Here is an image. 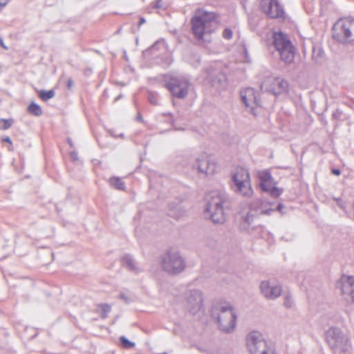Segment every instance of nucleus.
<instances>
[{
  "mask_svg": "<svg viewBox=\"0 0 354 354\" xmlns=\"http://www.w3.org/2000/svg\"><path fill=\"white\" fill-rule=\"evenodd\" d=\"M333 38L342 44H354V19L341 18L333 25Z\"/></svg>",
  "mask_w": 354,
  "mask_h": 354,
  "instance_id": "nucleus-5",
  "label": "nucleus"
},
{
  "mask_svg": "<svg viewBox=\"0 0 354 354\" xmlns=\"http://www.w3.org/2000/svg\"><path fill=\"white\" fill-rule=\"evenodd\" d=\"M211 315L216 320L218 327L221 331L230 333L235 329L237 317L230 303L221 301L214 304Z\"/></svg>",
  "mask_w": 354,
  "mask_h": 354,
  "instance_id": "nucleus-2",
  "label": "nucleus"
},
{
  "mask_svg": "<svg viewBox=\"0 0 354 354\" xmlns=\"http://www.w3.org/2000/svg\"><path fill=\"white\" fill-rule=\"evenodd\" d=\"M260 5L263 12L270 18L284 19L283 8L277 0H261Z\"/></svg>",
  "mask_w": 354,
  "mask_h": 354,
  "instance_id": "nucleus-14",
  "label": "nucleus"
},
{
  "mask_svg": "<svg viewBox=\"0 0 354 354\" xmlns=\"http://www.w3.org/2000/svg\"><path fill=\"white\" fill-rule=\"evenodd\" d=\"M0 46L4 49L8 50V47L4 44L3 39L0 37Z\"/></svg>",
  "mask_w": 354,
  "mask_h": 354,
  "instance_id": "nucleus-41",
  "label": "nucleus"
},
{
  "mask_svg": "<svg viewBox=\"0 0 354 354\" xmlns=\"http://www.w3.org/2000/svg\"><path fill=\"white\" fill-rule=\"evenodd\" d=\"M260 88L261 91L269 92L274 95H278L288 91V83L279 77L270 76L262 82Z\"/></svg>",
  "mask_w": 354,
  "mask_h": 354,
  "instance_id": "nucleus-11",
  "label": "nucleus"
},
{
  "mask_svg": "<svg viewBox=\"0 0 354 354\" xmlns=\"http://www.w3.org/2000/svg\"><path fill=\"white\" fill-rule=\"evenodd\" d=\"M283 304L287 308H292L294 306V301L290 295L285 296Z\"/></svg>",
  "mask_w": 354,
  "mask_h": 354,
  "instance_id": "nucleus-30",
  "label": "nucleus"
},
{
  "mask_svg": "<svg viewBox=\"0 0 354 354\" xmlns=\"http://www.w3.org/2000/svg\"><path fill=\"white\" fill-rule=\"evenodd\" d=\"M2 142H8L10 145H12V142L11 139L8 136H6V137L3 138H2Z\"/></svg>",
  "mask_w": 354,
  "mask_h": 354,
  "instance_id": "nucleus-37",
  "label": "nucleus"
},
{
  "mask_svg": "<svg viewBox=\"0 0 354 354\" xmlns=\"http://www.w3.org/2000/svg\"><path fill=\"white\" fill-rule=\"evenodd\" d=\"M120 298L122 299L126 303H129V300L127 297H126L124 295L121 294Z\"/></svg>",
  "mask_w": 354,
  "mask_h": 354,
  "instance_id": "nucleus-42",
  "label": "nucleus"
},
{
  "mask_svg": "<svg viewBox=\"0 0 354 354\" xmlns=\"http://www.w3.org/2000/svg\"><path fill=\"white\" fill-rule=\"evenodd\" d=\"M28 111L35 116H40L43 113L41 106L33 102L28 105Z\"/></svg>",
  "mask_w": 354,
  "mask_h": 354,
  "instance_id": "nucleus-25",
  "label": "nucleus"
},
{
  "mask_svg": "<svg viewBox=\"0 0 354 354\" xmlns=\"http://www.w3.org/2000/svg\"><path fill=\"white\" fill-rule=\"evenodd\" d=\"M207 80L217 89L223 88L227 85V77L219 69H211L208 72Z\"/></svg>",
  "mask_w": 354,
  "mask_h": 354,
  "instance_id": "nucleus-16",
  "label": "nucleus"
},
{
  "mask_svg": "<svg viewBox=\"0 0 354 354\" xmlns=\"http://www.w3.org/2000/svg\"><path fill=\"white\" fill-rule=\"evenodd\" d=\"M68 142L71 147H73V143L71 140H68Z\"/></svg>",
  "mask_w": 354,
  "mask_h": 354,
  "instance_id": "nucleus-46",
  "label": "nucleus"
},
{
  "mask_svg": "<svg viewBox=\"0 0 354 354\" xmlns=\"http://www.w3.org/2000/svg\"><path fill=\"white\" fill-rule=\"evenodd\" d=\"M71 157L73 160H77V153L75 151H72L71 153Z\"/></svg>",
  "mask_w": 354,
  "mask_h": 354,
  "instance_id": "nucleus-38",
  "label": "nucleus"
},
{
  "mask_svg": "<svg viewBox=\"0 0 354 354\" xmlns=\"http://www.w3.org/2000/svg\"><path fill=\"white\" fill-rule=\"evenodd\" d=\"M334 200L337 202V205L338 207H339L342 209H346V205L344 201L339 198H335Z\"/></svg>",
  "mask_w": 354,
  "mask_h": 354,
  "instance_id": "nucleus-35",
  "label": "nucleus"
},
{
  "mask_svg": "<svg viewBox=\"0 0 354 354\" xmlns=\"http://www.w3.org/2000/svg\"><path fill=\"white\" fill-rule=\"evenodd\" d=\"M162 269L169 274H178L186 267L184 259L177 252H168L161 257Z\"/></svg>",
  "mask_w": 354,
  "mask_h": 354,
  "instance_id": "nucleus-9",
  "label": "nucleus"
},
{
  "mask_svg": "<svg viewBox=\"0 0 354 354\" xmlns=\"http://www.w3.org/2000/svg\"><path fill=\"white\" fill-rule=\"evenodd\" d=\"M148 99L152 104L157 105L158 104L157 96L152 93H149Z\"/></svg>",
  "mask_w": 354,
  "mask_h": 354,
  "instance_id": "nucleus-33",
  "label": "nucleus"
},
{
  "mask_svg": "<svg viewBox=\"0 0 354 354\" xmlns=\"http://www.w3.org/2000/svg\"><path fill=\"white\" fill-rule=\"evenodd\" d=\"M192 30L198 40L209 42L210 34L214 30L217 23L213 12L198 10L192 19Z\"/></svg>",
  "mask_w": 354,
  "mask_h": 354,
  "instance_id": "nucleus-1",
  "label": "nucleus"
},
{
  "mask_svg": "<svg viewBox=\"0 0 354 354\" xmlns=\"http://www.w3.org/2000/svg\"><path fill=\"white\" fill-rule=\"evenodd\" d=\"M146 22V20L144 17H141L140 19V21H139V26H140L142 24H145Z\"/></svg>",
  "mask_w": 354,
  "mask_h": 354,
  "instance_id": "nucleus-44",
  "label": "nucleus"
},
{
  "mask_svg": "<svg viewBox=\"0 0 354 354\" xmlns=\"http://www.w3.org/2000/svg\"><path fill=\"white\" fill-rule=\"evenodd\" d=\"M4 122V129H9L12 125V121L9 120H3Z\"/></svg>",
  "mask_w": 354,
  "mask_h": 354,
  "instance_id": "nucleus-36",
  "label": "nucleus"
},
{
  "mask_svg": "<svg viewBox=\"0 0 354 354\" xmlns=\"http://www.w3.org/2000/svg\"><path fill=\"white\" fill-rule=\"evenodd\" d=\"M283 207V205H282V204H279V205H277V209H278L279 211H281V209H282Z\"/></svg>",
  "mask_w": 354,
  "mask_h": 354,
  "instance_id": "nucleus-45",
  "label": "nucleus"
},
{
  "mask_svg": "<svg viewBox=\"0 0 354 354\" xmlns=\"http://www.w3.org/2000/svg\"><path fill=\"white\" fill-rule=\"evenodd\" d=\"M339 283L344 299L347 302L354 303V277L343 275Z\"/></svg>",
  "mask_w": 354,
  "mask_h": 354,
  "instance_id": "nucleus-15",
  "label": "nucleus"
},
{
  "mask_svg": "<svg viewBox=\"0 0 354 354\" xmlns=\"http://www.w3.org/2000/svg\"><path fill=\"white\" fill-rule=\"evenodd\" d=\"M252 205H254V209L256 212L258 210L259 216L261 214H270L271 212L274 211V209L272 207V204L270 203L261 199L254 202Z\"/></svg>",
  "mask_w": 354,
  "mask_h": 354,
  "instance_id": "nucleus-20",
  "label": "nucleus"
},
{
  "mask_svg": "<svg viewBox=\"0 0 354 354\" xmlns=\"http://www.w3.org/2000/svg\"><path fill=\"white\" fill-rule=\"evenodd\" d=\"M260 185L263 192L269 193L273 198L279 197L282 193V189L275 186L273 180L261 183Z\"/></svg>",
  "mask_w": 354,
  "mask_h": 354,
  "instance_id": "nucleus-21",
  "label": "nucleus"
},
{
  "mask_svg": "<svg viewBox=\"0 0 354 354\" xmlns=\"http://www.w3.org/2000/svg\"><path fill=\"white\" fill-rule=\"evenodd\" d=\"M165 86L173 97L184 99L188 94L190 82L184 76H171L168 81H166Z\"/></svg>",
  "mask_w": 354,
  "mask_h": 354,
  "instance_id": "nucleus-10",
  "label": "nucleus"
},
{
  "mask_svg": "<svg viewBox=\"0 0 354 354\" xmlns=\"http://www.w3.org/2000/svg\"><path fill=\"white\" fill-rule=\"evenodd\" d=\"M73 80H72V79H71V78H70V79H68V80H67V87H68L69 89H71V88H72V86H73Z\"/></svg>",
  "mask_w": 354,
  "mask_h": 354,
  "instance_id": "nucleus-39",
  "label": "nucleus"
},
{
  "mask_svg": "<svg viewBox=\"0 0 354 354\" xmlns=\"http://www.w3.org/2000/svg\"><path fill=\"white\" fill-rule=\"evenodd\" d=\"M98 307L100 310L101 317L103 319L106 318L111 310V306L107 304H101L98 306Z\"/></svg>",
  "mask_w": 354,
  "mask_h": 354,
  "instance_id": "nucleus-27",
  "label": "nucleus"
},
{
  "mask_svg": "<svg viewBox=\"0 0 354 354\" xmlns=\"http://www.w3.org/2000/svg\"><path fill=\"white\" fill-rule=\"evenodd\" d=\"M232 188L236 194L243 196H250L252 194L250 177L247 169L243 167L236 168L232 176Z\"/></svg>",
  "mask_w": 354,
  "mask_h": 354,
  "instance_id": "nucleus-6",
  "label": "nucleus"
},
{
  "mask_svg": "<svg viewBox=\"0 0 354 354\" xmlns=\"http://www.w3.org/2000/svg\"><path fill=\"white\" fill-rule=\"evenodd\" d=\"M222 35L223 38L229 40L232 38L233 32L230 28H226L223 30Z\"/></svg>",
  "mask_w": 354,
  "mask_h": 354,
  "instance_id": "nucleus-32",
  "label": "nucleus"
},
{
  "mask_svg": "<svg viewBox=\"0 0 354 354\" xmlns=\"http://www.w3.org/2000/svg\"><path fill=\"white\" fill-rule=\"evenodd\" d=\"M225 200V194L218 191H213L207 194L205 211L209 214L214 223L222 224L225 222L223 204Z\"/></svg>",
  "mask_w": 354,
  "mask_h": 354,
  "instance_id": "nucleus-3",
  "label": "nucleus"
},
{
  "mask_svg": "<svg viewBox=\"0 0 354 354\" xmlns=\"http://www.w3.org/2000/svg\"><path fill=\"white\" fill-rule=\"evenodd\" d=\"M119 98H121V96L118 97L115 100H118Z\"/></svg>",
  "mask_w": 354,
  "mask_h": 354,
  "instance_id": "nucleus-48",
  "label": "nucleus"
},
{
  "mask_svg": "<svg viewBox=\"0 0 354 354\" xmlns=\"http://www.w3.org/2000/svg\"><path fill=\"white\" fill-rule=\"evenodd\" d=\"M241 97L245 106L251 109V110L260 105L258 93L252 88H247L241 91Z\"/></svg>",
  "mask_w": 354,
  "mask_h": 354,
  "instance_id": "nucleus-17",
  "label": "nucleus"
},
{
  "mask_svg": "<svg viewBox=\"0 0 354 354\" xmlns=\"http://www.w3.org/2000/svg\"><path fill=\"white\" fill-rule=\"evenodd\" d=\"M39 97L44 102L48 101V100L53 98L55 93L53 90L45 91L41 90L38 93Z\"/></svg>",
  "mask_w": 354,
  "mask_h": 354,
  "instance_id": "nucleus-26",
  "label": "nucleus"
},
{
  "mask_svg": "<svg viewBox=\"0 0 354 354\" xmlns=\"http://www.w3.org/2000/svg\"><path fill=\"white\" fill-rule=\"evenodd\" d=\"M167 4L163 0H156L153 3V8L156 9H166Z\"/></svg>",
  "mask_w": 354,
  "mask_h": 354,
  "instance_id": "nucleus-31",
  "label": "nucleus"
},
{
  "mask_svg": "<svg viewBox=\"0 0 354 354\" xmlns=\"http://www.w3.org/2000/svg\"><path fill=\"white\" fill-rule=\"evenodd\" d=\"M261 183L268 182L272 180L271 174L268 171H262L259 174Z\"/></svg>",
  "mask_w": 354,
  "mask_h": 354,
  "instance_id": "nucleus-29",
  "label": "nucleus"
},
{
  "mask_svg": "<svg viewBox=\"0 0 354 354\" xmlns=\"http://www.w3.org/2000/svg\"><path fill=\"white\" fill-rule=\"evenodd\" d=\"M315 53H316V51H315V50H314L313 53V59L316 62H319L321 61L322 52L320 50H318L317 55H316Z\"/></svg>",
  "mask_w": 354,
  "mask_h": 354,
  "instance_id": "nucleus-34",
  "label": "nucleus"
},
{
  "mask_svg": "<svg viewBox=\"0 0 354 354\" xmlns=\"http://www.w3.org/2000/svg\"><path fill=\"white\" fill-rule=\"evenodd\" d=\"M246 345L251 354H275L272 347L257 331H252L247 335Z\"/></svg>",
  "mask_w": 354,
  "mask_h": 354,
  "instance_id": "nucleus-8",
  "label": "nucleus"
},
{
  "mask_svg": "<svg viewBox=\"0 0 354 354\" xmlns=\"http://www.w3.org/2000/svg\"><path fill=\"white\" fill-rule=\"evenodd\" d=\"M260 289L262 295L270 299H274L279 297L281 294V286L270 283L269 281H262L260 285Z\"/></svg>",
  "mask_w": 354,
  "mask_h": 354,
  "instance_id": "nucleus-18",
  "label": "nucleus"
},
{
  "mask_svg": "<svg viewBox=\"0 0 354 354\" xmlns=\"http://www.w3.org/2000/svg\"><path fill=\"white\" fill-rule=\"evenodd\" d=\"M353 219H354V203H353Z\"/></svg>",
  "mask_w": 354,
  "mask_h": 354,
  "instance_id": "nucleus-47",
  "label": "nucleus"
},
{
  "mask_svg": "<svg viewBox=\"0 0 354 354\" xmlns=\"http://www.w3.org/2000/svg\"><path fill=\"white\" fill-rule=\"evenodd\" d=\"M120 339L122 346L125 348H130L135 346V343L129 341L124 336H121Z\"/></svg>",
  "mask_w": 354,
  "mask_h": 354,
  "instance_id": "nucleus-28",
  "label": "nucleus"
},
{
  "mask_svg": "<svg viewBox=\"0 0 354 354\" xmlns=\"http://www.w3.org/2000/svg\"><path fill=\"white\" fill-rule=\"evenodd\" d=\"M332 173H333V174H335V175H337V176H338V175H339V174H340V170H339V169H333L332 170Z\"/></svg>",
  "mask_w": 354,
  "mask_h": 354,
  "instance_id": "nucleus-43",
  "label": "nucleus"
},
{
  "mask_svg": "<svg viewBox=\"0 0 354 354\" xmlns=\"http://www.w3.org/2000/svg\"><path fill=\"white\" fill-rule=\"evenodd\" d=\"M168 214L171 217L179 219L185 214V211L181 208L179 203L175 205L169 203Z\"/></svg>",
  "mask_w": 354,
  "mask_h": 354,
  "instance_id": "nucleus-23",
  "label": "nucleus"
},
{
  "mask_svg": "<svg viewBox=\"0 0 354 354\" xmlns=\"http://www.w3.org/2000/svg\"><path fill=\"white\" fill-rule=\"evenodd\" d=\"M122 263L123 266L127 268L131 272L138 273L141 271V269L138 266L136 261L129 254L122 257Z\"/></svg>",
  "mask_w": 354,
  "mask_h": 354,
  "instance_id": "nucleus-22",
  "label": "nucleus"
},
{
  "mask_svg": "<svg viewBox=\"0 0 354 354\" xmlns=\"http://www.w3.org/2000/svg\"><path fill=\"white\" fill-rule=\"evenodd\" d=\"M326 340L336 354H348L351 352V341L339 328L330 327L326 332Z\"/></svg>",
  "mask_w": 354,
  "mask_h": 354,
  "instance_id": "nucleus-4",
  "label": "nucleus"
},
{
  "mask_svg": "<svg viewBox=\"0 0 354 354\" xmlns=\"http://www.w3.org/2000/svg\"><path fill=\"white\" fill-rule=\"evenodd\" d=\"M273 44L279 52L281 60L291 63L295 58V49L287 36L281 32L273 35Z\"/></svg>",
  "mask_w": 354,
  "mask_h": 354,
  "instance_id": "nucleus-7",
  "label": "nucleus"
},
{
  "mask_svg": "<svg viewBox=\"0 0 354 354\" xmlns=\"http://www.w3.org/2000/svg\"><path fill=\"white\" fill-rule=\"evenodd\" d=\"M259 216V212H256L254 205H251L250 210L243 216V221L240 224L241 229L246 230L249 226L254 223V220Z\"/></svg>",
  "mask_w": 354,
  "mask_h": 354,
  "instance_id": "nucleus-19",
  "label": "nucleus"
},
{
  "mask_svg": "<svg viewBox=\"0 0 354 354\" xmlns=\"http://www.w3.org/2000/svg\"><path fill=\"white\" fill-rule=\"evenodd\" d=\"M193 168H196L198 171L206 176L213 175L217 169L215 160L206 153L198 155L192 164Z\"/></svg>",
  "mask_w": 354,
  "mask_h": 354,
  "instance_id": "nucleus-12",
  "label": "nucleus"
},
{
  "mask_svg": "<svg viewBox=\"0 0 354 354\" xmlns=\"http://www.w3.org/2000/svg\"><path fill=\"white\" fill-rule=\"evenodd\" d=\"M8 1L9 0H0V6H6L8 4Z\"/></svg>",
  "mask_w": 354,
  "mask_h": 354,
  "instance_id": "nucleus-40",
  "label": "nucleus"
},
{
  "mask_svg": "<svg viewBox=\"0 0 354 354\" xmlns=\"http://www.w3.org/2000/svg\"><path fill=\"white\" fill-rule=\"evenodd\" d=\"M109 183L113 187L118 190H124L125 189L124 183L119 177L111 178L109 180Z\"/></svg>",
  "mask_w": 354,
  "mask_h": 354,
  "instance_id": "nucleus-24",
  "label": "nucleus"
},
{
  "mask_svg": "<svg viewBox=\"0 0 354 354\" xmlns=\"http://www.w3.org/2000/svg\"><path fill=\"white\" fill-rule=\"evenodd\" d=\"M186 306L188 310L195 315L203 308V292L196 289L189 290L185 295Z\"/></svg>",
  "mask_w": 354,
  "mask_h": 354,
  "instance_id": "nucleus-13",
  "label": "nucleus"
}]
</instances>
